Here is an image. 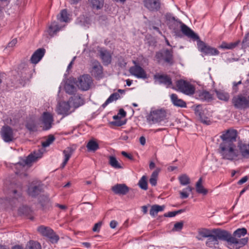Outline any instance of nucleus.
I'll return each mask as SVG.
<instances>
[{
	"instance_id": "nucleus-1",
	"label": "nucleus",
	"mask_w": 249,
	"mask_h": 249,
	"mask_svg": "<svg viewBox=\"0 0 249 249\" xmlns=\"http://www.w3.org/2000/svg\"><path fill=\"white\" fill-rule=\"evenodd\" d=\"M237 136V131L234 129H230L222 132L219 136L221 142L218 151L222 159L231 161L239 159V152L235 144Z\"/></svg>"
},
{
	"instance_id": "nucleus-2",
	"label": "nucleus",
	"mask_w": 249,
	"mask_h": 249,
	"mask_svg": "<svg viewBox=\"0 0 249 249\" xmlns=\"http://www.w3.org/2000/svg\"><path fill=\"white\" fill-rule=\"evenodd\" d=\"M213 232L207 238L206 245L209 248H214L219 244L218 240L226 242L228 248H237L238 246L242 245V242H238L235 239L231 236V233L225 230L213 229Z\"/></svg>"
},
{
	"instance_id": "nucleus-3",
	"label": "nucleus",
	"mask_w": 249,
	"mask_h": 249,
	"mask_svg": "<svg viewBox=\"0 0 249 249\" xmlns=\"http://www.w3.org/2000/svg\"><path fill=\"white\" fill-rule=\"evenodd\" d=\"M5 189L7 191V200L11 205L23 200L22 187L20 184L6 180L4 182Z\"/></svg>"
},
{
	"instance_id": "nucleus-4",
	"label": "nucleus",
	"mask_w": 249,
	"mask_h": 249,
	"mask_svg": "<svg viewBox=\"0 0 249 249\" xmlns=\"http://www.w3.org/2000/svg\"><path fill=\"white\" fill-rule=\"evenodd\" d=\"M0 135L2 140L7 143L14 142L17 138L15 130L7 125L1 127Z\"/></svg>"
},
{
	"instance_id": "nucleus-5",
	"label": "nucleus",
	"mask_w": 249,
	"mask_h": 249,
	"mask_svg": "<svg viewBox=\"0 0 249 249\" xmlns=\"http://www.w3.org/2000/svg\"><path fill=\"white\" fill-rule=\"evenodd\" d=\"M169 115L170 113L167 110L161 108L151 111L147 119L153 123H157L168 119Z\"/></svg>"
},
{
	"instance_id": "nucleus-6",
	"label": "nucleus",
	"mask_w": 249,
	"mask_h": 249,
	"mask_svg": "<svg viewBox=\"0 0 249 249\" xmlns=\"http://www.w3.org/2000/svg\"><path fill=\"white\" fill-rule=\"evenodd\" d=\"M231 102L236 109H245L249 107V100L247 97L241 94L234 96L232 98Z\"/></svg>"
},
{
	"instance_id": "nucleus-7",
	"label": "nucleus",
	"mask_w": 249,
	"mask_h": 249,
	"mask_svg": "<svg viewBox=\"0 0 249 249\" xmlns=\"http://www.w3.org/2000/svg\"><path fill=\"white\" fill-rule=\"evenodd\" d=\"M37 231L43 236L48 238L52 243H57L59 239L53 231L48 227L40 226L37 228Z\"/></svg>"
},
{
	"instance_id": "nucleus-8",
	"label": "nucleus",
	"mask_w": 249,
	"mask_h": 249,
	"mask_svg": "<svg viewBox=\"0 0 249 249\" xmlns=\"http://www.w3.org/2000/svg\"><path fill=\"white\" fill-rule=\"evenodd\" d=\"M176 86L178 90L188 95H193L195 91V88L189 82L184 80H179L177 81Z\"/></svg>"
},
{
	"instance_id": "nucleus-9",
	"label": "nucleus",
	"mask_w": 249,
	"mask_h": 249,
	"mask_svg": "<svg viewBox=\"0 0 249 249\" xmlns=\"http://www.w3.org/2000/svg\"><path fill=\"white\" fill-rule=\"evenodd\" d=\"M198 50L206 55H217L219 52L215 48L211 47L199 39L197 43Z\"/></svg>"
},
{
	"instance_id": "nucleus-10",
	"label": "nucleus",
	"mask_w": 249,
	"mask_h": 249,
	"mask_svg": "<svg viewBox=\"0 0 249 249\" xmlns=\"http://www.w3.org/2000/svg\"><path fill=\"white\" fill-rule=\"evenodd\" d=\"M247 233V229L245 228L238 229L235 231L233 234H231V236L234 238L238 242H242V245L238 246L237 248H229L230 249H239L240 248L245 246L248 242V238L245 237L240 238L241 236H244Z\"/></svg>"
},
{
	"instance_id": "nucleus-11",
	"label": "nucleus",
	"mask_w": 249,
	"mask_h": 249,
	"mask_svg": "<svg viewBox=\"0 0 249 249\" xmlns=\"http://www.w3.org/2000/svg\"><path fill=\"white\" fill-rule=\"evenodd\" d=\"M174 21V24L180 25V29L182 33L189 38H192L194 40H198L199 37L192 29L188 27L186 25L182 23L180 20H177L175 19V17L172 18Z\"/></svg>"
},
{
	"instance_id": "nucleus-12",
	"label": "nucleus",
	"mask_w": 249,
	"mask_h": 249,
	"mask_svg": "<svg viewBox=\"0 0 249 249\" xmlns=\"http://www.w3.org/2000/svg\"><path fill=\"white\" fill-rule=\"evenodd\" d=\"M92 83V78L91 76L88 74H84L80 76L77 81V86L80 89L83 91L89 90Z\"/></svg>"
},
{
	"instance_id": "nucleus-13",
	"label": "nucleus",
	"mask_w": 249,
	"mask_h": 249,
	"mask_svg": "<svg viewBox=\"0 0 249 249\" xmlns=\"http://www.w3.org/2000/svg\"><path fill=\"white\" fill-rule=\"evenodd\" d=\"M43 184L41 182H33L29 186L28 190V195L33 197H36L39 196L43 192Z\"/></svg>"
},
{
	"instance_id": "nucleus-14",
	"label": "nucleus",
	"mask_w": 249,
	"mask_h": 249,
	"mask_svg": "<svg viewBox=\"0 0 249 249\" xmlns=\"http://www.w3.org/2000/svg\"><path fill=\"white\" fill-rule=\"evenodd\" d=\"M133 63L135 65L131 67L129 70L130 73L138 78L146 79L147 76L144 70L137 64L136 61H133Z\"/></svg>"
},
{
	"instance_id": "nucleus-15",
	"label": "nucleus",
	"mask_w": 249,
	"mask_h": 249,
	"mask_svg": "<svg viewBox=\"0 0 249 249\" xmlns=\"http://www.w3.org/2000/svg\"><path fill=\"white\" fill-rule=\"evenodd\" d=\"M39 157L37 156V154L34 153V154H30L25 160H23L16 164V168H27L30 164L34 161H36Z\"/></svg>"
},
{
	"instance_id": "nucleus-16",
	"label": "nucleus",
	"mask_w": 249,
	"mask_h": 249,
	"mask_svg": "<svg viewBox=\"0 0 249 249\" xmlns=\"http://www.w3.org/2000/svg\"><path fill=\"white\" fill-rule=\"evenodd\" d=\"M41 121L44 125L43 130H49L52 126V124L53 122V116L50 113L44 112L42 115Z\"/></svg>"
},
{
	"instance_id": "nucleus-17",
	"label": "nucleus",
	"mask_w": 249,
	"mask_h": 249,
	"mask_svg": "<svg viewBox=\"0 0 249 249\" xmlns=\"http://www.w3.org/2000/svg\"><path fill=\"white\" fill-rule=\"evenodd\" d=\"M111 190L116 195H125L129 191V188L125 184H116L112 186Z\"/></svg>"
},
{
	"instance_id": "nucleus-18",
	"label": "nucleus",
	"mask_w": 249,
	"mask_h": 249,
	"mask_svg": "<svg viewBox=\"0 0 249 249\" xmlns=\"http://www.w3.org/2000/svg\"><path fill=\"white\" fill-rule=\"evenodd\" d=\"M144 6L150 11H157L160 8V0H144Z\"/></svg>"
},
{
	"instance_id": "nucleus-19",
	"label": "nucleus",
	"mask_w": 249,
	"mask_h": 249,
	"mask_svg": "<svg viewBox=\"0 0 249 249\" xmlns=\"http://www.w3.org/2000/svg\"><path fill=\"white\" fill-rule=\"evenodd\" d=\"M92 75L97 78H100L103 75V67L97 61H94L92 63Z\"/></svg>"
},
{
	"instance_id": "nucleus-20",
	"label": "nucleus",
	"mask_w": 249,
	"mask_h": 249,
	"mask_svg": "<svg viewBox=\"0 0 249 249\" xmlns=\"http://www.w3.org/2000/svg\"><path fill=\"white\" fill-rule=\"evenodd\" d=\"M45 53V49L39 48L36 50L32 54L31 58V63L34 64L38 63L43 57Z\"/></svg>"
},
{
	"instance_id": "nucleus-21",
	"label": "nucleus",
	"mask_w": 249,
	"mask_h": 249,
	"mask_svg": "<svg viewBox=\"0 0 249 249\" xmlns=\"http://www.w3.org/2000/svg\"><path fill=\"white\" fill-rule=\"evenodd\" d=\"M238 149L240 155L244 158L249 159V143L240 142L237 145Z\"/></svg>"
},
{
	"instance_id": "nucleus-22",
	"label": "nucleus",
	"mask_w": 249,
	"mask_h": 249,
	"mask_svg": "<svg viewBox=\"0 0 249 249\" xmlns=\"http://www.w3.org/2000/svg\"><path fill=\"white\" fill-rule=\"evenodd\" d=\"M154 77L155 79L158 80L159 84H164L167 87H170L172 85V80L167 75L157 74Z\"/></svg>"
},
{
	"instance_id": "nucleus-23",
	"label": "nucleus",
	"mask_w": 249,
	"mask_h": 249,
	"mask_svg": "<svg viewBox=\"0 0 249 249\" xmlns=\"http://www.w3.org/2000/svg\"><path fill=\"white\" fill-rule=\"evenodd\" d=\"M70 105L67 102H62L59 104L57 108V113L65 116L68 115L70 113Z\"/></svg>"
},
{
	"instance_id": "nucleus-24",
	"label": "nucleus",
	"mask_w": 249,
	"mask_h": 249,
	"mask_svg": "<svg viewBox=\"0 0 249 249\" xmlns=\"http://www.w3.org/2000/svg\"><path fill=\"white\" fill-rule=\"evenodd\" d=\"M100 57L104 65L107 66L111 62L112 56L109 52L106 50H102L99 52Z\"/></svg>"
},
{
	"instance_id": "nucleus-25",
	"label": "nucleus",
	"mask_w": 249,
	"mask_h": 249,
	"mask_svg": "<svg viewBox=\"0 0 249 249\" xmlns=\"http://www.w3.org/2000/svg\"><path fill=\"white\" fill-rule=\"evenodd\" d=\"M170 98L173 104L176 107H186V103L181 99H179L178 95L173 93L170 95Z\"/></svg>"
},
{
	"instance_id": "nucleus-26",
	"label": "nucleus",
	"mask_w": 249,
	"mask_h": 249,
	"mask_svg": "<svg viewBox=\"0 0 249 249\" xmlns=\"http://www.w3.org/2000/svg\"><path fill=\"white\" fill-rule=\"evenodd\" d=\"M202 111H203V110H202V107L200 105L197 106L195 109V112L196 116L200 119L201 122L207 124H209L210 121L207 117H205L203 115Z\"/></svg>"
},
{
	"instance_id": "nucleus-27",
	"label": "nucleus",
	"mask_w": 249,
	"mask_h": 249,
	"mask_svg": "<svg viewBox=\"0 0 249 249\" xmlns=\"http://www.w3.org/2000/svg\"><path fill=\"white\" fill-rule=\"evenodd\" d=\"M74 151V149L72 147H68L64 150L63 153L64 155L65 158L61 164V168H63L65 166Z\"/></svg>"
},
{
	"instance_id": "nucleus-28",
	"label": "nucleus",
	"mask_w": 249,
	"mask_h": 249,
	"mask_svg": "<svg viewBox=\"0 0 249 249\" xmlns=\"http://www.w3.org/2000/svg\"><path fill=\"white\" fill-rule=\"evenodd\" d=\"M213 233V230H210L205 228L200 229L198 231V235L196 238L198 240H202L204 238H208Z\"/></svg>"
},
{
	"instance_id": "nucleus-29",
	"label": "nucleus",
	"mask_w": 249,
	"mask_h": 249,
	"mask_svg": "<svg viewBox=\"0 0 249 249\" xmlns=\"http://www.w3.org/2000/svg\"><path fill=\"white\" fill-rule=\"evenodd\" d=\"M38 202L43 209H46L50 206V199L46 195H40L38 197Z\"/></svg>"
},
{
	"instance_id": "nucleus-30",
	"label": "nucleus",
	"mask_w": 249,
	"mask_h": 249,
	"mask_svg": "<svg viewBox=\"0 0 249 249\" xmlns=\"http://www.w3.org/2000/svg\"><path fill=\"white\" fill-rule=\"evenodd\" d=\"M240 43V41L239 40H237L235 42H231L230 43L223 42L219 46V48L224 49L232 50L237 46Z\"/></svg>"
},
{
	"instance_id": "nucleus-31",
	"label": "nucleus",
	"mask_w": 249,
	"mask_h": 249,
	"mask_svg": "<svg viewBox=\"0 0 249 249\" xmlns=\"http://www.w3.org/2000/svg\"><path fill=\"white\" fill-rule=\"evenodd\" d=\"M91 7L97 10L101 9L104 3V0H88Z\"/></svg>"
},
{
	"instance_id": "nucleus-32",
	"label": "nucleus",
	"mask_w": 249,
	"mask_h": 249,
	"mask_svg": "<svg viewBox=\"0 0 249 249\" xmlns=\"http://www.w3.org/2000/svg\"><path fill=\"white\" fill-rule=\"evenodd\" d=\"M61 29L58 23L56 21L53 22L49 26L48 33L51 36H53L54 35Z\"/></svg>"
},
{
	"instance_id": "nucleus-33",
	"label": "nucleus",
	"mask_w": 249,
	"mask_h": 249,
	"mask_svg": "<svg viewBox=\"0 0 249 249\" xmlns=\"http://www.w3.org/2000/svg\"><path fill=\"white\" fill-rule=\"evenodd\" d=\"M202 179L200 178L196 183V191L199 194L205 195L208 193V190L204 188L202 185Z\"/></svg>"
},
{
	"instance_id": "nucleus-34",
	"label": "nucleus",
	"mask_w": 249,
	"mask_h": 249,
	"mask_svg": "<svg viewBox=\"0 0 249 249\" xmlns=\"http://www.w3.org/2000/svg\"><path fill=\"white\" fill-rule=\"evenodd\" d=\"M164 205L160 206L158 205H153L150 210V214L151 216H155L159 212L163 211L164 209Z\"/></svg>"
},
{
	"instance_id": "nucleus-35",
	"label": "nucleus",
	"mask_w": 249,
	"mask_h": 249,
	"mask_svg": "<svg viewBox=\"0 0 249 249\" xmlns=\"http://www.w3.org/2000/svg\"><path fill=\"white\" fill-rule=\"evenodd\" d=\"M87 148L89 151L95 152L99 148V145L94 140H90L87 144Z\"/></svg>"
},
{
	"instance_id": "nucleus-36",
	"label": "nucleus",
	"mask_w": 249,
	"mask_h": 249,
	"mask_svg": "<svg viewBox=\"0 0 249 249\" xmlns=\"http://www.w3.org/2000/svg\"><path fill=\"white\" fill-rule=\"evenodd\" d=\"M120 95L118 92H114L111 94L106 102L102 105V107L105 108L108 104L116 101L120 98Z\"/></svg>"
},
{
	"instance_id": "nucleus-37",
	"label": "nucleus",
	"mask_w": 249,
	"mask_h": 249,
	"mask_svg": "<svg viewBox=\"0 0 249 249\" xmlns=\"http://www.w3.org/2000/svg\"><path fill=\"white\" fill-rule=\"evenodd\" d=\"M66 92L69 94H73L76 90L75 86L71 83H66L64 87Z\"/></svg>"
},
{
	"instance_id": "nucleus-38",
	"label": "nucleus",
	"mask_w": 249,
	"mask_h": 249,
	"mask_svg": "<svg viewBox=\"0 0 249 249\" xmlns=\"http://www.w3.org/2000/svg\"><path fill=\"white\" fill-rule=\"evenodd\" d=\"M164 60L168 63H173V53L172 51L166 50L164 53Z\"/></svg>"
},
{
	"instance_id": "nucleus-39",
	"label": "nucleus",
	"mask_w": 249,
	"mask_h": 249,
	"mask_svg": "<svg viewBox=\"0 0 249 249\" xmlns=\"http://www.w3.org/2000/svg\"><path fill=\"white\" fill-rule=\"evenodd\" d=\"M26 127L31 132H36L37 130V124L33 120L28 121L26 124Z\"/></svg>"
},
{
	"instance_id": "nucleus-40",
	"label": "nucleus",
	"mask_w": 249,
	"mask_h": 249,
	"mask_svg": "<svg viewBox=\"0 0 249 249\" xmlns=\"http://www.w3.org/2000/svg\"><path fill=\"white\" fill-rule=\"evenodd\" d=\"M109 160V163L113 168L116 169L122 168V167L119 164L115 157L113 156H110Z\"/></svg>"
},
{
	"instance_id": "nucleus-41",
	"label": "nucleus",
	"mask_w": 249,
	"mask_h": 249,
	"mask_svg": "<svg viewBox=\"0 0 249 249\" xmlns=\"http://www.w3.org/2000/svg\"><path fill=\"white\" fill-rule=\"evenodd\" d=\"M198 99L201 100L209 101L212 98L211 94L207 91H203L199 93Z\"/></svg>"
},
{
	"instance_id": "nucleus-42",
	"label": "nucleus",
	"mask_w": 249,
	"mask_h": 249,
	"mask_svg": "<svg viewBox=\"0 0 249 249\" xmlns=\"http://www.w3.org/2000/svg\"><path fill=\"white\" fill-rule=\"evenodd\" d=\"M178 180L181 185H186L190 183V179L189 177L186 174H183L178 177Z\"/></svg>"
},
{
	"instance_id": "nucleus-43",
	"label": "nucleus",
	"mask_w": 249,
	"mask_h": 249,
	"mask_svg": "<svg viewBox=\"0 0 249 249\" xmlns=\"http://www.w3.org/2000/svg\"><path fill=\"white\" fill-rule=\"evenodd\" d=\"M218 98L220 100L227 101L230 98V95L228 93L221 91H216Z\"/></svg>"
},
{
	"instance_id": "nucleus-44",
	"label": "nucleus",
	"mask_w": 249,
	"mask_h": 249,
	"mask_svg": "<svg viewBox=\"0 0 249 249\" xmlns=\"http://www.w3.org/2000/svg\"><path fill=\"white\" fill-rule=\"evenodd\" d=\"M138 185L139 187L142 190H147V178L145 176H143L140 179Z\"/></svg>"
},
{
	"instance_id": "nucleus-45",
	"label": "nucleus",
	"mask_w": 249,
	"mask_h": 249,
	"mask_svg": "<svg viewBox=\"0 0 249 249\" xmlns=\"http://www.w3.org/2000/svg\"><path fill=\"white\" fill-rule=\"evenodd\" d=\"M193 190V188L188 186L187 188L183 189L182 191L179 192L180 197L181 199H185L189 196V194L188 192H191Z\"/></svg>"
},
{
	"instance_id": "nucleus-46",
	"label": "nucleus",
	"mask_w": 249,
	"mask_h": 249,
	"mask_svg": "<svg viewBox=\"0 0 249 249\" xmlns=\"http://www.w3.org/2000/svg\"><path fill=\"white\" fill-rule=\"evenodd\" d=\"M57 19L62 22H67L68 16L67 11L66 9L61 11L60 14L57 16Z\"/></svg>"
},
{
	"instance_id": "nucleus-47",
	"label": "nucleus",
	"mask_w": 249,
	"mask_h": 249,
	"mask_svg": "<svg viewBox=\"0 0 249 249\" xmlns=\"http://www.w3.org/2000/svg\"><path fill=\"white\" fill-rule=\"evenodd\" d=\"M159 170H160L158 169V170H156L154 171L152 173V174L151 176V178L149 179V182H150V183L152 186H156L157 184V178H158Z\"/></svg>"
},
{
	"instance_id": "nucleus-48",
	"label": "nucleus",
	"mask_w": 249,
	"mask_h": 249,
	"mask_svg": "<svg viewBox=\"0 0 249 249\" xmlns=\"http://www.w3.org/2000/svg\"><path fill=\"white\" fill-rule=\"evenodd\" d=\"M113 119L115 120V121L111 123L112 124L117 126H121L126 123V121H122L121 120V117L118 115H114L113 117Z\"/></svg>"
},
{
	"instance_id": "nucleus-49",
	"label": "nucleus",
	"mask_w": 249,
	"mask_h": 249,
	"mask_svg": "<svg viewBox=\"0 0 249 249\" xmlns=\"http://www.w3.org/2000/svg\"><path fill=\"white\" fill-rule=\"evenodd\" d=\"M242 49H245L249 47V32L246 34L241 43Z\"/></svg>"
},
{
	"instance_id": "nucleus-50",
	"label": "nucleus",
	"mask_w": 249,
	"mask_h": 249,
	"mask_svg": "<svg viewBox=\"0 0 249 249\" xmlns=\"http://www.w3.org/2000/svg\"><path fill=\"white\" fill-rule=\"evenodd\" d=\"M26 249H41V246L39 243L31 241L27 245Z\"/></svg>"
},
{
	"instance_id": "nucleus-51",
	"label": "nucleus",
	"mask_w": 249,
	"mask_h": 249,
	"mask_svg": "<svg viewBox=\"0 0 249 249\" xmlns=\"http://www.w3.org/2000/svg\"><path fill=\"white\" fill-rule=\"evenodd\" d=\"M55 140L54 137L52 135H50L46 141L42 142V145L43 147L49 146Z\"/></svg>"
},
{
	"instance_id": "nucleus-52",
	"label": "nucleus",
	"mask_w": 249,
	"mask_h": 249,
	"mask_svg": "<svg viewBox=\"0 0 249 249\" xmlns=\"http://www.w3.org/2000/svg\"><path fill=\"white\" fill-rule=\"evenodd\" d=\"M30 66H31V65H29L28 64L22 63L19 66V69H21L24 71L26 73H29L31 71L32 68H30Z\"/></svg>"
},
{
	"instance_id": "nucleus-53",
	"label": "nucleus",
	"mask_w": 249,
	"mask_h": 249,
	"mask_svg": "<svg viewBox=\"0 0 249 249\" xmlns=\"http://www.w3.org/2000/svg\"><path fill=\"white\" fill-rule=\"evenodd\" d=\"M242 84V81L240 80L239 81L236 82H233L232 83V92L233 93H237L239 89H238V85H241Z\"/></svg>"
},
{
	"instance_id": "nucleus-54",
	"label": "nucleus",
	"mask_w": 249,
	"mask_h": 249,
	"mask_svg": "<svg viewBox=\"0 0 249 249\" xmlns=\"http://www.w3.org/2000/svg\"><path fill=\"white\" fill-rule=\"evenodd\" d=\"M183 226V222L182 221L177 222L175 224L173 230L176 231H180Z\"/></svg>"
},
{
	"instance_id": "nucleus-55",
	"label": "nucleus",
	"mask_w": 249,
	"mask_h": 249,
	"mask_svg": "<svg viewBox=\"0 0 249 249\" xmlns=\"http://www.w3.org/2000/svg\"><path fill=\"white\" fill-rule=\"evenodd\" d=\"M102 222L100 221V222H98V223H96L93 228H92V231H94V232H99L100 231V228L102 226Z\"/></svg>"
},
{
	"instance_id": "nucleus-56",
	"label": "nucleus",
	"mask_w": 249,
	"mask_h": 249,
	"mask_svg": "<svg viewBox=\"0 0 249 249\" xmlns=\"http://www.w3.org/2000/svg\"><path fill=\"white\" fill-rule=\"evenodd\" d=\"M155 57L158 61H160L162 59L164 60V53L161 52H157Z\"/></svg>"
},
{
	"instance_id": "nucleus-57",
	"label": "nucleus",
	"mask_w": 249,
	"mask_h": 249,
	"mask_svg": "<svg viewBox=\"0 0 249 249\" xmlns=\"http://www.w3.org/2000/svg\"><path fill=\"white\" fill-rule=\"evenodd\" d=\"M177 215L176 211L169 212L164 214L165 217H172Z\"/></svg>"
},
{
	"instance_id": "nucleus-58",
	"label": "nucleus",
	"mask_w": 249,
	"mask_h": 249,
	"mask_svg": "<svg viewBox=\"0 0 249 249\" xmlns=\"http://www.w3.org/2000/svg\"><path fill=\"white\" fill-rule=\"evenodd\" d=\"M17 39L14 38L8 44L7 47H8V48L13 47L17 44Z\"/></svg>"
},
{
	"instance_id": "nucleus-59",
	"label": "nucleus",
	"mask_w": 249,
	"mask_h": 249,
	"mask_svg": "<svg viewBox=\"0 0 249 249\" xmlns=\"http://www.w3.org/2000/svg\"><path fill=\"white\" fill-rule=\"evenodd\" d=\"M118 115H120L121 118L124 117L126 115V113L123 108H121L119 110Z\"/></svg>"
},
{
	"instance_id": "nucleus-60",
	"label": "nucleus",
	"mask_w": 249,
	"mask_h": 249,
	"mask_svg": "<svg viewBox=\"0 0 249 249\" xmlns=\"http://www.w3.org/2000/svg\"><path fill=\"white\" fill-rule=\"evenodd\" d=\"M121 154H122V155L123 156H124V157H126V158H127L129 159V160H133V158L132 156H131V155H129V154H127V153L126 152H125V151H122V152H121Z\"/></svg>"
},
{
	"instance_id": "nucleus-61",
	"label": "nucleus",
	"mask_w": 249,
	"mask_h": 249,
	"mask_svg": "<svg viewBox=\"0 0 249 249\" xmlns=\"http://www.w3.org/2000/svg\"><path fill=\"white\" fill-rule=\"evenodd\" d=\"M119 66L121 68H124L126 65V63L124 61V59L119 60Z\"/></svg>"
},
{
	"instance_id": "nucleus-62",
	"label": "nucleus",
	"mask_w": 249,
	"mask_h": 249,
	"mask_svg": "<svg viewBox=\"0 0 249 249\" xmlns=\"http://www.w3.org/2000/svg\"><path fill=\"white\" fill-rule=\"evenodd\" d=\"M248 179V177L247 176H245L243 178H242L241 179H240L238 182V184L239 185H241L244 183H245Z\"/></svg>"
},
{
	"instance_id": "nucleus-63",
	"label": "nucleus",
	"mask_w": 249,
	"mask_h": 249,
	"mask_svg": "<svg viewBox=\"0 0 249 249\" xmlns=\"http://www.w3.org/2000/svg\"><path fill=\"white\" fill-rule=\"evenodd\" d=\"M117 222L115 220H112L110 222V227L112 229H114L116 227L117 225Z\"/></svg>"
},
{
	"instance_id": "nucleus-64",
	"label": "nucleus",
	"mask_w": 249,
	"mask_h": 249,
	"mask_svg": "<svg viewBox=\"0 0 249 249\" xmlns=\"http://www.w3.org/2000/svg\"><path fill=\"white\" fill-rule=\"evenodd\" d=\"M140 142L142 145H144L146 142V140L144 136H141L139 139Z\"/></svg>"
}]
</instances>
